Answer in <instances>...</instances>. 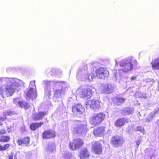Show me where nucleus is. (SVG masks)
<instances>
[{"label": "nucleus", "instance_id": "f257e3e1", "mask_svg": "<svg viewBox=\"0 0 159 159\" xmlns=\"http://www.w3.org/2000/svg\"><path fill=\"white\" fill-rule=\"evenodd\" d=\"M23 82L15 78L2 77L0 78V94L3 98L11 96L16 90L18 91Z\"/></svg>", "mask_w": 159, "mask_h": 159}, {"label": "nucleus", "instance_id": "f03ea898", "mask_svg": "<svg viewBox=\"0 0 159 159\" xmlns=\"http://www.w3.org/2000/svg\"><path fill=\"white\" fill-rule=\"evenodd\" d=\"M87 66L80 68L77 75L76 77L78 80L90 82L94 77V75L88 73Z\"/></svg>", "mask_w": 159, "mask_h": 159}, {"label": "nucleus", "instance_id": "7ed1b4c3", "mask_svg": "<svg viewBox=\"0 0 159 159\" xmlns=\"http://www.w3.org/2000/svg\"><path fill=\"white\" fill-rule=\"evenodd\" d=\"M121 68L118 70V73L115 74V77L118 79L119 77L122 76L124 74L131 71L133 69V65L129 61L122 60L120 64Z\"/></svg>", "mask_w": 159, "mask_h": 159}, {"label": "nucleus", "instance_id": "20e7f679", "mask_svg": "<svg viewBox=\"0 0 159 159\" xmlns=\"http://www.w3.org/2000/svg\"><path fill=\"white\" fill-rule=\"evenodd\" d=\"M43 84L45 85L44 88L45 94L44 98L46 99H49L51 95V91L50 90V86L52 87L57 85L59 82L56 81H48V80H43L42 82Z\"/></svg>", "mask_w": 159, "mask_h": 159}, {"label": "nucleus", "instance_id": "39448f33", "mask_svg": "<svg viewBox=\"0 0 159 159\" xmlns=\"http://www.w3.org/2000/svg\"><path fill=\"white\" fill-rule=\"evenodd\" d=\"M35 81H31L30 84V89L26 93V99L27 101L35 99L37 97Z\"/></svg>", "mask_w": 159, "mask_h": 159}, {"label": "nucleus", "instance_id": "423d86ee", "mask_svg": "<svg viewBox=\"0 0 159 159\" xmlns=\"http://www.w3.org/2000/svg\"><path fill=\"white\" fill-rule=\"evenodd\" d=\"M76 92L77 93H79L81 97L84 98H89L93 95L92 89L89 88H85L84 89L80 88L76 90Z\"/></svg>", "mask_w": 159, "mask_h": 159}, {"label": "nucleus", "instance_id": "0eeeda50", "mask_svg": "<svg viewBox=\"0 0 159 159\" xmlns=\"http://www.w3.org/2000/svg\"><path fill=\"white\" fill-rule=\"evenodd\" d=\"M105 115L103 113L94 114L90 120L91 123L94 125L99 124L105 118Z\"/></svg>", "mask_w": 159, "mask_h": 159}, {"label": "nucleus", "instance_id": "6e6552de", "mask_svg": "<svg viewBox=\"0 0 159 159\" xmlns=\"http://www.w3.org/2000/svg\"><path fill=\"white\" fill-rule=\"evenodd\" d=\"M76 126L74 128V131L76 133H85L87 131V125L79 121H76Z\"/></svg>", "mask_w": 159, "mask_h": 159}, {"label": "nucleus", "instance_id": "1a4fd4ad", "mask_svg": "<svg viewBox=\"0 0 159 159\" xmlns=\"http://www.w3.org/2000/svg\"><path fill=\"white\" fill-rule=\"evenodd\" d=\"M115 86L111 84H102L100 87V91L102 93H110L113 92Z\"/></svg>", "mask_w": 159, "mask_h": 159}, {"label": "nucleus", "instance_id": "9d476101", "mask_svg": "<svg viewBox=\"0 0 159 159\" xmlns=\"http://www.w3.org/2000/svg\"><path fill=\"white\" fill-rule=\"evenodd\" d=\"M95 72L97 77L98 79H104L109 75V72L106 68L100 67L97 69Z\"/></svg>", "mask_w": 159, "mask_h": 159}, {"label": "nucleus", "instance_id": "9b49d317", "mask_svg": "<svg viewBox=\"0 0 159 159\" xmlns=\"http://www.w3.org/2000/svg\"><path fill=\"white\" fill-rule=\"evenodd\" d=\"M85 104L87 108H91L94 110L98 109L101 107L100 102L94 99L88 101L86 102Z\"/></svg>", "mask_w": 159, "mask_h": 159}, {"label": "nucleus", "instance_id": "f8f14e48", "mask_svg": "<svg viewBox=\"0 0 159 159\" xmlns=\"http://www.w3.org/2000/svg\"><path fill=\"white\" fill-rule=\"evenodd\" d=\"M73 141V142L70 143L69 144V148L72 150L79 149L83 144V141L80 139H74Z\"/></svg>", "mask_w": 159, "mask_h": 159}, {"label": "nucleus", "instance_id": "ddd939ff", "mask_svg": "<svg viewBox=\"0 0 159 159\" xmlns=\"http://www.w3.org/2000/svg\"><path fill=\"white\" fill-rule=\"evenodd\" d=\"M111 142L115 147H118L122 145L124 142V140L121 137L116 136L112 138Z\"/></svg>", "mask_w": 159, "mask_h": 159}, {"label": "nucleus", "instance_id": "4468645a", "mask_svg": "<svg viewBox=\"0 0 159 159\" xmlns=\"http://www.w3.org/2000/svg\"><path fill=\"white\" fill-rule=\"evenodd\" d=\"M84 111V107L80 104H75L72 107V111L77 116L80 115Z\"/></svg>", "mask_w": 159, "mask_h": 159}, {"label": "nucleus", "instance_id": "2eb2a0df", "mask_svg": "<svg viewBox=\"0 0 159 159\" xmlns=\"http://www.w3.org/2000/svg\"><path fill=\"white\" fill-rule=\"evenodd\" d=\"M92 149L96 154H100L102 152V147L100 143L98 142H95L93 143Z\"/></svg>", "mask_w": 159, "mask_h": 159}, {"label": "nucleus", "instance_id": "dca6fc26", "mask_svg": "<svg viewBox=\"0 0 159 159\" xmlns=\"http://www.w3.org/2000/svg\"><path fill=\"white\" fill-rule=\"evenodd\" d=\"M55 136V132L52 130H46L43 134V137L44 139H48L54 137Z\"/></svg>", "mask_w": 159, "mask_h": 159}, {"label": "nucleus", "instance_id": "f3484780", "mask_svg": "<svg viewBox=\"0 0 159 159\" xmlns=\"http://www.w3.org/2000/svg\"><path fill=\"white\" fill-rule=\"evenodd\" d=\"M105 128L103 127H100L94 129L93 134L96 136H101L105 133Z\"/></svg>", "mask_w": 159, "mask_h": 159}, {"label": "nucleus", "instance_id": "a211bd4d", "mask_svg": "<svg viewBox=\"0 0 159 159\" xmlns=\"http://www.w3.org/2000/svg\"><path fill=\"white\" fill-rule=\"evenodd\" d=\"M13 102L15 104L19 105L20 107H23L25 109H27L29 107V104L26 102H21L18 98L14 99L13 100Z\"/></svg>", "mask_w": 159, "mask_h": 159}, {"label": "nucleus", "instance_id": "6ab92c4d", "mask_svg": "<svg viewBox=\"0 0 159 159\" xmlns=\"http://www.w3.org/2000/svg\"><path fill=\"white\" fill-rule=\"evenodd\" d=\"M159 111V109L155 110L153 111L150 113L148 115V117L145 119V121L146 122H149L151 121L153 118L155 116V114L158 113Z\"/></svg>", "mask_w": 159, "mask_h": 159}, {"label": "nucleus", "instance_id": "aec40b11", "mask_svg": "<svg viewBox=\"0 0 159 159\" xmlns=\"http://www.w3.org/2000/svg\"><path fill=\"white\" fill-rule=\"evenodd\" d=\"M89 152L86 148H83L80 151V157L81 159H85L89 157Z\"/></svg>", "mask_w": 159, "mask_h": 159}, {"label": "nucleus", "instance_id": "412c9836", "mask_svg": "<svg viewBox=\"0 0 159 159\" xmlns=\"http://www.w3.org/2000/svg\"><path fill=\"white\" fill-rule=\"evenodd\" d=\"M61 91L60 89H57L55 90L53 99L56 102H58L60 99Z\"/></svg>", "mask_w": 159, "mask_h": 159}, {"label": "nucleus", "instance_id": "4be33fe9", "mask_svg": "<svg viewBox=\"0 0 159 159\" xmlns=\"http://www.w3.org/2000/svg\"><path fill=\"white\" fill-rule=\"evenodd\" d=\"M151 64L153 69L157 70L159 69V58L152 61Z\"/></svg>", "mask_w": 159, "mask_h": 159}, {"label": "nucleus", "instance_id": "5701e85b", "mask_svg": "<svg viewBox=\"0 0 159 159\" xmlns=\"http://www.w3.org/2000/svg\"><path fill=\"white\" fill-rule=\"evenodd\" d=\"M47 114L46 112H40L37 115L35 114L33 116V118L34 120H40L44 116Z\"/></svg>", "mask_w": 159, "mask_h": 159}, {"label": "nucleus", "instance_id": "b1692460", "mask_svg": "<svg viewBox=\"0 0 159 159\" xmlns=\"http://www.w3.org/2000/svg\"><path fill=\"white\" fill-rule=\"evenodd\" d=\"M126 119L124 118L118 119L115 123V125L116 127H121L124 125Z\"/></svg>", "mask_w": 159, "mask_h": 159}, {"label": "nucleus", "instance_id": "393cba45", "mask_svg": "<svg viewBox=\"0 0 159 159\" xmlns=\"http://www.w3.org/2000/svg\"><path fill=\"white\" fill-rule=\"evenodd\" d=\"M55 147L54 143H50L47 144L45 149L48 152H52L55 150Z\"/></svg>", "mask_w": 159, "mask_h": 159}, {"label": "nucleus", "instance_id": "a878e982", "mask_svg": "<svg viewBox=\"0 0 159 159\" xmlns=\"http://www.w3.org/2000/svg\"><path fill=\"white\" fill-rule=\"evenodd\" d=\"M43 122H40L39 123H33L30 125V128L33 130H34L37 128L43 125Z\"/></svg>", "mask_w": 159, "mask_h": 159}, {"label": "nucleus", "instance_id": "bb28decb", "mask_svg": "<svg viewBox=\"0 0 159 159\" xmlns=\"http://www.w3.org/2000/svg\"><path fill=\"white\" fill-rule=\"evenodd\" d=\"M123 112L125 115L132 114L134 112V108L133 107L125 108L124 109Z\"/></svg>", "mask_w": 159, "mask_h": 159}, {"label": "nucleus", "instance_id": "cd10ccee", "mask_svg": "<svg viewBox=\"0 0 159 159\" xmlns=\"http://www.w3.org/2000/svg\"><path fill=\"white\" fill-rule=\"evenodd\" d=\"M10 139L9 136L0 135V141L1 142H7Z\"/></svg>", "mask_w": 159, "mask_h": 159}, {"label": "nucleus", "instance_id": "c85d7f7f", "mask_svg": "<svg viewBox=\"0 0 159 159\" xmlns=\"http://www.w3.org/2000/svg\"><path fill=\"white\" fill-rule=\"evenodd\" d=\"M23 144H25L26 146H27L30 143V139L29 137L23 138Z\"/></svg>", "mask_w": 159, "mask_h": 159}, {"label": "nucleus", "instance_id": "c756f323", "mask_svg": "<svg viewBox=\"0 0 159 159\" xmlns=\"http://www.w3.org/2000/svg\"><path fill=\"white\" fill-rule=\"evenodd\" d=\"M135 130L139 131L141 133L144 134V130L143 127L141 126H138L135 129Z\"/></svg>", "mask_w": 159, "mask_h": 159}, {"label": "nucleus", "instance_id": "7c9ffc66", "mask_svg": "<svg viewBox=\"0 0 159 159\" xmlns=\"http://www.w3.org/2000/svg\"><path fill=\"white\" fill-rule=\"evenodd\" d=\"M125 101V99L122 98H118L116 99L117 104L118 105H120Z\"/></svg>", "mask_w": 159, "mask_h": 159}, {"label": "nucleus", "instance_id": "2f4dec72", "mask_svg": "<svg viewBox=\"0 0 159 159\" xmlns=\"http://www.w3.org/2000/svg\"><path fill=\"white\" fill-rule=\"evenodd\" d=\"M9 147V144H7L4 146H0V151H3L7 149Z\"/></svg>", "mask_w": 159, "mask_h": 159}, {"label": "nucleus", "instance_id": "473e14b6", "mask_svg": "<svg viewBox=\"0 0 159 159\" xmlns=\"http://www.w3.org/2000/svg\"><path fill=\"white\" fill-rule=\"evenodd\" d=\"M53 71L55 72L57 75H60L62 73V71L58 68L54 69H52Z\"/></svg>", "mask_w": 159, "mask_h": 159}, {"label": "nucleus", "instance_id": "72a5a7b5", "mask_svg": "<svg viewBox=\"0 0 159 159\" xmlns=\"http://www.w3.org/2000/svg\"><path fill=\"white\" fill-rule=\"evenodd\" d=\"M4 115L6 116H7L11 115L14 114L13 112H12L11 111H5L3 113ZM5 119H6L5 117Z\"/></svg>", "mask_w": 159, "mask_h": 159}, {"label": "nucleus", "instance_id": "f704fd0d", "mask_svg": "<svg viewBox=\"0 0 159 159\" xmlns=\"http://www.w3.org/2000/svg\"><path fill=\"white\" fill-rule=\"evenodd\" d=\"M17 143L20 146L22 144L23 145V141L22 139H18V140L17 141Z\"/></svg>", "mask_w": 159, "mask_h": 159}, {"label": "nucleus", "instance_id": "c9c22d12", "mask_svg": "<svg viewBox=\"0 0 159 159\" xmlns=\"http://www.w3.org/2000/svg\"><path fill=\"white\" fill-rule=\"evenodd\" d=\"M5 131L3 129L0 130V135H2V134H5Z\"/></svg>", "mask_w": 159, "mask_h": 159}, {"label": "nucleus", "instance_id": "e433bc0d", "mask_svg": "<svg viewBox=\"0 0 159 159\" xmlns=\"http://www.w3.org/2000/svg\"><path fill=\"white\" fill-rule=\"evenodd\" d=\"M71 155V154H69V155L68 156L67 155H66V156H64V157L67 159H69V157Z\"/></svg>", "mask_w": 159, "mask_h": 159}, {"label": "nucleus", "instance_id": "4c0bfd02", "mask_svg": "<svg viewBox=\"0 0 159 159\" xmlns=\"http://www.w3.org/2000/svg\"><path fill=\"white\" fill-rule=\"evenodd\" d=\"M4 120V118H0V125H2V122Z\"/></svg>", "mask_w": 159, "mask_h": 159}, {"label": "nucleus", "instance_id": "58836bf2", "mask_svg": "<svg viewBox=\"0 0 159 159\" xmlns=\"http://www.w3.org/2000/svg\"><path fill=\"white\" fill-rule=\"evenodd\" d=\"M140 142H141V141L139 140H138L136 142V144L137 146V147H138L139 145L140 144Z\"/></svg>", "mask_w": 159, "mask_h": 159}, {"label": "nucleus", "instance_id": "ea45409f", "mask_svg": "<svg viewBox=\"0 0 159 159\" xmlns=\"http://www.w3.org/2000/svg\"><path fill=\"white\" fill-rule=\"evenodd\" d=\"M142 97L145 99L147 98V96L145 93H143Z\"/></svg>", "mask_w": 159, "mask_h": 159}, {"label": "nucleus", "instance_id": "a19ab883", "mask_svg": "<svg viewBox=\"0 0 159 159\" xmlns=\"http://www.w3.org/2000/svg\"><path fill=\"white\" fill-rule=\"evenodd\" d=\"M136 78V77L134 76H132L131 77V80H135Z\"/></svg>", "mask_w": 159, "mask_h": 159}, {"label": "nucleus", "instance_id": "79ce46f5", "mask_svg": "<svg viewBox=\"0 0 159 159\" xmlns=\"http://www.w3.org/2000/svg\"><path fill=\"white\" fill-rule=\"evenodd\" d=\"M7 130L8 132H11V129L9 128H8Z\"/></svg>", "mask_w": 159, "mask_h": 159}, {"label": "nucleus", "instance_id": "37998d69", "mask_svg": "<svg viewBox=\"0 0 159 159\" xmlns=\"http://www.w3.org/2000/svg\"><path fill=\"white\" fill-rule=\"evenodd\" d=\"M9 159H13V156H9Z\"/></svg>", "mask_w": 159, "mask_h": 159}, {"label": "nucleus", "instance_id": "c03bdc74", "mask_svg": "<svg viewBox=\"0 0 159 159\" xmlns=\"http://www.w3.org/2000/svg\"><path fill=\"white\" fill-rule=\"evenodd\" d=\"M115 62H116V64H118V63H117V60H116V59H115Z\"/></svg>", "mask_w": 159, "mask_h": 159}, {"label": "nucleus", "instance_id": "a18cd8bd", "mask_svg": "<svg viewBox=\"0 0 159 159\" xmlns=\"http://www.w3.org/2000/svg\"><path fill=\"white\" fill-rule=\"evenodd\" d=\"M153 156H152L151 157V159H152V158H153Z\"/></svg>", "mask_w": 159, "mask_h": 159}]
</instances>
